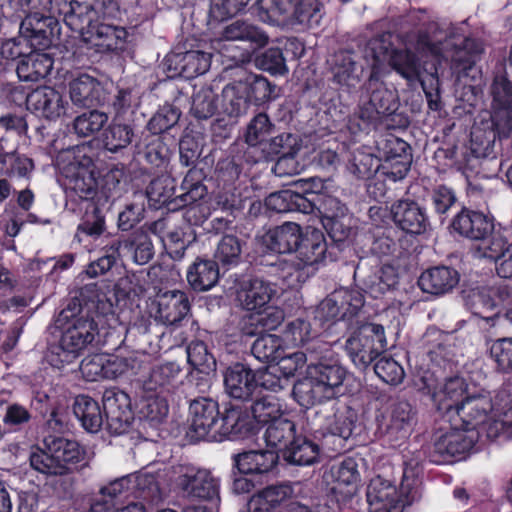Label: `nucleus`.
Instances as JSON below:
<instances>
[{
  "label": "nucleus",
  "mask_w": 512,
  "mask_h": 512,
  "mask_svg": "<svg viewBox=\"0 0 512 512\" xmlns=\"http://www.w3.org/2000/svg\"><path fill=\"white\" fill-rule=\"evenodd\" d=\"M512 396L509 390L499 391L494 400L488 395L478 394L466 396L456 406L455 415L465 430L486 434L495 439L508 432L512 423Z\"/></svg>",
  "instance_id": "nucleus-1"
},
{
  "label": "nucleus",
  "mask_w": 512,
  "mask_h": 512,
  "mask_svg": "<svg viewBox=\"0 0 512 512\" xmlns=\"http://www.w3.org/2000/svg\"><path fill=\"white\" fill-rule=\"evenodd\" d=\"M417 53L422 57L429 58L435 62L433 71L430 73L432 80L438 84L436 63H440L441 59L451 61V70L460 80L467 75V71L471 70L482 52V46L476 40L468 38L454 29L450 31L449 36L442 43V35L437 32L428 34L420 32L414 43L410 44Z\"/></svg>",
  "instance_id": "nucleus-2"
},
{
  "label": "nucleus",
  "mask_w": 512,
  "mask_h": 512,
  "mask_svg": "<svg viewBox=\"0 0 512 512\" xmlns=\"http://www.w3.org/2000/svg\"><path fill=\"white\" fill-rule=\"evenodd\" d=\"M386 54L387 45L381 40L372 41L365 52L366 60L371 61V74L364 86L357 112L363 122L361 129L376 126L383 116L392 114L398 107L396 95L382 81L386 73L381 61Z\"/></svg>",
  "instance_id": "nucleus-3"
},
{
  "label": "nucleus",
  "mask_w": 512,
  "mask_h": 512,
  "mask_svg": "<svg viewBox=\"0 0 512 512\" xmlns=\"http://www.w3.org/2000/svg\"><path fill=\"white\" fill-rule=\"evenodd\" d=\"M346 375V369L337 360L321 356L317 363L308 366L306 376L295 383L293 396L306 408L331 400L341 394Z\"/></svg>",
  "instance_id": "nucleus-4"
},
{
  "label": "nucleus",
  "mask_w": 512,
  "mask_h": 512,
  "mask_svg": "<svg viewBox=\"0 0 512 512\" xmlns=\"http://www.w3.org/2000/svg\"><path fill=\"white\" fill-rule=\"evenodd\" d=\"M274 88L269 81L256 74H245L237 81L227 84L221 93V113L238 119L245 115L252 103L260 105L273 97Z\"/></svg>",
  "instance_id": "nucleus-5"
},
{
  "label": "nucleus",
  "mask_w": 512,
  "mask_h": 512,
  "mask_svg": "<svg viewBox=\"0 0 512 512\" xmlns=\"http://www.w3.org/2000/svg\"><path fill=\"white\" fill-rule=\"evenodd\" d=\"M90 148L79 145L68 148L57 156L56 164L65 177V186L81 199H90L97 188L95 164L88 155Z\"/></svg>",
  "instance_id": "nucleus-6"
},
{
  "label": "nucleus",
  "mask_w": 512,
  "mask_h": 512,
  "mask_svg": "<svg viewBox=\"0 0 512 512\" xmlns=\"http://www.w3.org/2000/svg\"><path fill=\"white\" fill-rule=\"evenodd\" d=\"M97 325L93 320L75 317L67 322L60 341L47 354L48 362L61 369L72 363L95 340Z\"/></svg>",
  "instance_id": "nucleus-7"
},
{
  "label": "nucleus",
  "mask_w": 512,
  "mask_h": 512,
  "mask_svg": "<svg viewBox=\"0 0 512 512\" xmlns=\"http://www.w3.org/2000/svg\"><path fill=\"white\" fill-rule=\"evenodd\" d=\"M415 480L406 475L398 488L380 476L371 479L366 492L369 512H403L419 498Z\"/></svg>",
  "instance_id": "nucleus-8"
},
{
  "label": "nucleus",
  "mask_w": 512,
  "mask_h": 512,
  "mask_svg": "<svg viewBox=\"0 0 512 512\" xmlns=\"http://www.w3.org/2000/svg\"><path fill=\"white\" fill-rule=\"evenodd\" d=\"M32 0H12L14 5L19 4L26 14L20 24V36L4 41L0 47V55L5 60H14L24 57L31 50L29 38L46 36V28L51 32L57 26V21L51 16H44L30 9Z\"/></svg>",
  "instance_id": "nucleus-9"
},
{
  "label": "nucleus",
  "mask_w": 512,
  "mask_h": 512,
  "mask_svg": "<svg viewBox=\"0 0 512 512\" xmlns=\"http://www.w3.org/2000/svg\"><path fill=\"white\" fill-rule=\"evenodd\" d=\"M166 476L169 483L185 497L210 501L218 498V480L208 470L190 464H178L172 466Z\"/></svg>",
  "instance_id": "nucleus-10"
},
{
  "label": "nucleus",
  "mask_w": 512,
  "mask_h": 512,
  "mask_svg": "<svg viewBox=\"0 0 512 512\" xmlns=\"http://www.w3.org/2000/svg\"><path fill=\"white\" fill-rule=\"evenodd\" d=\"M474 253L476 257L493 260L499 277H512V252L507 229L494 227L493 231L476 245Z\"/></svg>",
  "instance_id": "nucleus-11"
},
{
  "label": "nucleus",
  "mask_w": 512,
  "mask_h": 512,
  "mask_svg": "<svg viewBox=\"0 0 512 512\" xmlns=\"http://www.w3.org/2000/svg\"><path fill=\"white\" fill-rule=\"evenodd\" d=\"M364 305L363 294L358 289L340 288L318 305L315 317L320 321L353 317Z\"/></svg>",
  "instance_id": "nucleus-12"
},
{
  "label": "nucleus",
  "mask_w": 512,
  "mask_h": 512,
  "mask_svg": "<svg viewBox=\"0 0 512 512\" xmlns=\"http://www.w3.org/2000/svg\"><path fill=\"white\" fill-rule=\"evenodd\" d=\"M414 424L412 407L407 402L394 405L390 417L378 427V438L382 446L398 448L409 438Z\"/></svg>",
  "instance_id": "nucleus-13"
},
{
  "label": "nucleus",
  "mask_w": 512,
  "mask_h": 512,
  "mask_svg": "<svg viewBox=\"0 0 512 512\" xmlns=\"http://www.w3.org/2000/svg\"><path fill=\"white\" fill-rule=\"evenodd\" d=\"M189 310L188 297L180 290L159 291L148 306L150 316L164 325L180 322Z\"/></svg>",
  "instance_id": "nucleus-14"
},
{
  "label": "nucleus",
  "mask_w": 512,
  "mask_h": 512,
  "mask_svg": "<svg viewBox=\"0 0 512 512\" xmlns=\"http://www.w3.org/2000/svg\"><path fill=\"white\" fill-rule=\"evenodd\" d=\"M103 408L106 415L107 429L115 435L128 431L133 421V412L128 394L109 389L103 395Z\"/></svg>",
  "instance_id": "nucleus-15"
},
{
  "label": "nucleus",
  "mask_w": 512,
  "mask_h": 512,
  "mask_svg": "<svg viewBox=\"0 0 512 512\" xmlns=\"http://www.w3.org/2000/svg\"><path fill=\"white\" fill-rule=\"evenodd\" d=\"M377 149L381 158L390 164L391 170L387 172L393 181L403 179L411 164L409 145L402 139L389 134L377 141Z\"/></svg>",
  "instance_id": "nucleus-16"
},
{
  "label": "nucleus",
  "mask_w": 512,
  "mask_h": 512,
  "mask_svg": "<svg viewBox=\"0 0 512 512\" xmlns=\"http://www.w3.org/2000/svg\"><path fill=\"white\" fill-rule=\"evenodd\" d=\"M27 108L37 116L57 120L66 114L68 102L63 94L50 86H41L28 94Z\"/></svg>",
  "instance_id": "nucleus-17"
},
{
  "label": "nucleus",
  "mask_w": 512,
  "mask_h": 512,
  "mask_svg": "<svg viewBox=\"0 0 512 512\" xmlns=\"http://www.w3.org/2000/svg\"><path fill=\"white\" fill-rule=\"evenodd\" d=\"M189 414L191 437L211 441L219 416L218 404L209 398L195 399L190 403Z\"/></svg>",
  "instance_id": "nucleus-18"
},
{
  "label": "nucleus",
  "mask_w": 512,
  "mask_h": 512,
  "mask_svg": "<svg viewBox=\"0 0 512 512\" xmlns=\"http://www.w3.org/2000/svg\"><path fill=\"white\" fill-rule=\"evenodd\" d=\"M451 428L435 440V451L443 456H455L468 452L478 440V433L469 432L453 417H447Z\"/></svg>",
  "instance_id": "nucleus-19"
},
{
  "label": "nucleus",
  "mask_w": 512,
  "mask_h": 512,
  "mask_svg": "<svg viewBox=\"0 0 512 512\" xmlns=\"http://www.w3.org/2000/svg\"><path fill=\"white\" fill-rule=\"evenodd\" d=\"M329 477L332 480L331 491L338 501H346L357 493L360 473L355 459L346 458L333 465L329 471Z\"/></svg>",
  "instance_id": "nucleus-20"
},
{
  "label": "nucleus",
  "mask_w": 512,
  "mask_h": 512,
  "mask_svg": "<svg viewBox=\"0 0 512 512\" xmlns=\"http://www.w3.org/2000/svg\"><path fill=\"white\" fill-rule=\"evenodd\" d=\"M376 40H381L385 45H387L386 57L381 61V65L384 68L386 75L388 74L389 71L385 66V62L388 61L391 68L407 81L414 82L419 79L421 72L420 64L418 59L410 49L391 50L389 34H383L380 37L371 39L368 42L367 46H369V44L372 41ZM367 48L368 47H366V49Z\"/></svg>",
  "instance_id": "nucleus-21"
},
{
  "label": "nucleus",
  "mask_w": 512,
  "mask_h": 512,
  "mask_svg": "<svg viewBox=\"0 0 512 512\" xmlns=\"http://www.w3.org/2000/svg\"><path fill=\"white\" fill-rule=\"evenodd\" d=\"M326 251L327 243L323 232L313 227H306L296 250L297 268L301 269L322 262Z\"/></svg>",
  "instance_id": "nucleus-22"
},
{
  "label": "nucleus",
  "mask_w": 512,
  "mask_h": 512,
  "mask_svg": "<svg viewBox=\"0 0 512 512\" xmlns=\"http://www.w3.org/2000/svg\"><path fill=\"white\" fill-rule=\"evenodd\" d=\"M224 387L230 397L247 400L257 391L255 372L243 364L230 366L224 373Z\"/></svg>",
  "instance_id": "nucleus-23"
},
{
  "label": "nucleus",
  "mask_w": 512,
  "mask_h": 512,
  "mask_svg": "<svg viewBox=\"0 0 512 512\" xmlns=\"http://www.w3.org/2000/svg\"><path fill=\"white\" fill-rule=\"evenodd\" d=\"M127 33L124 28L106 23H96L84 33L83 40L97 52L114 51L122 47Z\"/></svg>",
  "instance_id": "nucleus-24"
},
{
  "label": "nucleus",
  "mask_w": 512,
  "mask_h": 512,
  "mask_svg": "<svg viewBox=\"0 0 512 512\" xmlns=\"http://www.w3.org/2000/svg\"><path fill=\"white\" fill-rule=\"evenodd\" d=\"M303 230L295 222H285L269 229L262 236V244L271 252L290 253L297 250Z\"/></svg>",
  "instance_id": "nucleus-25"
},
{
  "label": "nucleus",
  "mask_w": 512,
  "mask_h": 512,
  "mask_svg": "<svg viewBox=\"0 0 512 512\" xmlns=\"http://www.w3.org/2000/svg\"><path fill=\"white\" fill-rule=\"evenodd\" d=\"M425 388L431 393L437 409L446 412V417L455 415L456 406L460 405L466 392L465 381L460 377L450 378L438 388L432 389L430 384H425Z\"/></svg>",
  "instance_id": "nucleus-26"
},
{
  "label": "nucleus",
  "mask_w": 512,
  "mask_h": 512,
  "mask_svg": "<svg viewBox=\"0 0 512 512\" xmlns=\"http://www.w3.org/2000/svg\"><path fill=\"white\" fill-rule=\"evenodd\" d=\"M394 222L404 231L421 234L428 226L427 217L422 208L410 200H400L391 207Z\"/></svg>",
  "instance_id": "nucleus-27"
},
{
  "label": "nucleus",
  "mask_w": 512,
  "mask_h": 512,
  "mask_svg": "<svg viewBox=\"0 0 512 512\" xmlns=\"http://www.w3.org/2000/svg\"><path fill=\"white\" fill-rule=\"evenodd\" d=\"M276 294L274 284L255 278L242 284L237 297L245 309L253 311L264 308Z\"/></svg>",
  "instance_id": "nucleus-28"
},
{
  "label": "nucleus",
  "mask_w": 512,
  "mask_h": 512,
  "mask_svg": "<svg viewBox=\"0 0 512 512\" xmlns=\"http://www.w3.org/2000/svg\"><path fill=\"white\" fill-rule=\"evenodd\" d=\"M97 7L98 5L71 0L64 3L60 13L63 14L66 25L71 30L79 32L83 38L84 33L96 24Z\"/></svg>",
  "instance_id": "nucleus-29"
},
{
  "label": "nucleus",
  "mask_w": 512,
  "mask_h": 512,
  "mask_svg": "<svg viewBox=\"0 0 512 512\" xmlns=\"http://www.w3.org/2000/svg\"><path fill=\"white\" fill-rule=\"evenodd\" d=\"M452 226L459 234L479 242L494 228L492 221L486 215L469 210L460 212L453 220Z\"/></svg>",
  "instance_id": "nucleus-30"
},
{
  "label": "nucleus",
  "mask_w": 512,
  "mask_h": 512,
  "mask_svg": "<svg viewBox=\"0 0 512 512\" xmlns=\"http://www.w3.org/2000/svg\"><path fill=\"white\" fill-rule=\"evenodd\" d=\"M180 371V366L175 362L154 366L143 381V390L145 393L169 394L176 386Z\"/></svg>",
  "instance_id": "nucleus-31"
},
{
  "label": "nucleus",
  "mask_w": 512,
  "mask_h": 512,
  "mask_svg": "<svg viewBox=\"0 0 512 512\" xmlns=\"http://www.w3.org/2000/svg\"><path fill=\"white\" fill-rule=\"evenodd\" d=\"M147 356L144 353L130 351L106 354V379L122 376H134L141 370Z\"/></svg>",
  "instance_id": "nucleus-32"
},
{
  "label": "nucleus",
  "mask_w": 512,
  "mask_h": 512,
  "mask_svg": "<svg viewBox=\"0 0 512 512\" xmlns=\"http://www.w3.org/2000/svg\"><path fill=\"white\" fill-rule=\"evenodd\" d=\"M459 275L449 267L438 266L426 270L418 280L420 288L430 294H444L456 286Z\"/></svg>",
  "instance_id": "nucleus-33"
},
{
  "label": "nucleus",
  "mask_w": 512,
  "mask_h": 512,
  "mask_svg": "<svg viewBox=\"0 0 512 512\" xmlns=\"http://www.w3.org/2000/svg\"><path fill=\"white\" fill-rule=\"evenodd\" d=\"M251 429L249 420L242 415L241 411L231 408L221 418L218 417L211 441L245 437Z\"/></svg>",
  "instance_id": "nucleus-34"
},
{
  "label": "nucleus",
  "mask_w": 512,
  "mask_h": 512,
  "mask_svg": "<svg viewBox=\"0 0 512 512\" xmlns=\"http://www.w3.org/2000/svg\"><path fill=\"white\" fill-rule=\"evenodd\" d=\"M266 207L277 213L299 211L309 213L313 210V202L299 191L286 189L271 193L265 200Z\"/></svg>",
  "instance_id": "nucleus-35"
},
{
  "label": "nucleus",
  "mask_w": 512,
  "mask_h": 512,
  "mask_svg": "<svg viewBox=\"0 0 512 512\" xmlns=\"http://www.w3.org/2000/svg\"><path fill=\"white\" fill-rule=\"evenodd\" d=\"M102 86L93 77L82 74L69 84L72 103L79 107L93 106L101 101Z\"/></svg>",
  "instance_id": "nucleus-36"
},
{
  "label": "nucleus",
  "mask_w": 512,
  "mask_h": 512,
  "mask_svg": "<svg viewBox=\"0 0 512 512\" xmlns=\"http://www.w3.org/2000/svg\"><path fill=\"white\" fill-rule=\"evenodd\" d=\"M53 67L52 58L45 53L29 51L17 65V75L21 81L36 82L46 77Z\"/></svg>",
  "instance_id": "nucleus-37"
},
{
  "label": "nucleus",
  "mask_w": 512,
  "mask_h": 512,
  "mask_svg": "<svg viewBox=\"0 0 512 512\" xmlns=\"http://www.w3.org/2000/svg\"><path fill=\"white\" fill-rule=\"evenodd\" d=\"M219 280L218 264L210 259L197 258L187 269V281L196 291H207Z\"/></svg>",
  "instance_id": "nucleus-38"
},
{
  "label": "nucleus",
  "mask_w": 512,
  "mask_h": 512,
  "mask_svg": "<svg viewBox=\"0 0 512 512\" xmlns=\"http://www.w3.org/2000/svg\"><path fill=\"white\" fill-rule=\"evenodd\" d=\"M277 460L275 451L252 450L237 455L235 463L242 474H263L269 472Z\"/></svg>",
  "instance_id": "nucleus-39"
},
{
  "label": "nucleus",
  "mask_w": 512,
  "mask_h": 512,
  "mask_svg": "<svg viewBox=\"0 0 512 512\" xmlns=\"http://www.w3.org/2000/svg\"><path fill=\"white\" fill-rule=\"evenodd\" d=\"M55 460L59 475L69 471V466L80 460L81 450L77 442L60 437L46 438Z\"/></svg>",
  "instance_id": "nucleus-40"
},
{
  "label": "nucleus",
  "mask_w": 512,
  "mask_h": 512,
  "mask_svg": "<svg viewBox=\"0 0 512 512\" xmlns=\"http://www.w3.org/2000/svg\"><path fill=\"white\" fill-rule=\"evenodd\" d=\"M253 419L261 425L276 421L285 414L284 402L272 394H259L251 404Z\"/></svg>",
  "instance_id": "nucleus-41"
},
{
  "label": "nucleus",
  "mask_w": 512,
  "mask_h": 512,
  "mask_svg": "<svg viewBox=\"0 0 512 512\" xmlns=\"http://www.w3.org/2000/svg\"><path fill=\"white\" fill-rule=\"evenodd\" d=\"M73 410L86 431L96 433L102 427L103 416L101 408L99 403L93 398L86 395L77 396L74 401Z\"/></svg>",
  "instance_id": "nucleus-42"
},
{
  "label": "nucleus",
  "mask_w": 512,
  "mask_h": 512,
  "mask_svg": "<svg viewBox=\"0 0 512 512\" xmlns=\"http://www.w3.org/2000/svg\"><path fill=\"white\" fill-rule=\"evenodd\" d=\"M132 486L133 497L143 498L150 502L157 503L164 496V491L160 487L159 478L161 474L155 475L150 471H140L128 475Z\"/></svg>",
  "instance_id": "nucleus-43"
},
{
  "label": "nucleus",
  "mask_w": 512,
  "mask_h": 512,
  "mask_svg": "<svg viewBox=\"0 0 512 512\" xmlns=\"http://www.w3.org/2000/svg\"><path fill=\"white\" fill-rule=\"evenodd\" d=\"M266 425L267 428L263 434V438L267 446L285 452L296 437L295 424L283 416Z\"/></svg>",
  "instance_id": "nucleus-44"
},
{
  "label": "nucleus",
  "mask_w": 512,
  "mask_h": 512,
  "mask_svg": "<svg viewBox=\"0 0 512 512\" xmlns=\"http://www.w3.org/2000/svg\"><path fill=\"white\" fill-rule=\"evenodd\" d=\"M221 39L227 41H248L256 47L266 45L267 36L247 21L236 20L227 24L221 33Z\"/></svg>",
  "instance_id": "nucleus-45"
},
{
  "label": "nucleus",
  "mask_w": 512,
  "mask_h": 512,
  "mask_svg": "<svg viewBox=\"0 0 512 512\" xmlns=\"http://www.w3.org/2000/svg\"><path fill=\"white\" fill-rule=\"evenodd\" d=\"M290 463L308 466L314 464L320 456V447L306 437H295L284 452Z\"/></svg>",
  "instance_id": "nucleus-46"
},
{
  "label": "nucleus",
  "mask_w": 512,
  "mask_h": 512,
  "mask_svg": "<svg viewBox=\"0 0 512 512\" xmlns=\"http://www.w3.org/2000/svg\"><path fill=\"white\" fill-rule=\"evenodd\" d=\"M122 257H131L137 264L147 263L153 256V245L145 232H136L130 239L121 241Z\"/></svg>",
  "instance_id": "nucleus-47"
},
{
  "label": "nucleus",
  "mask_w": 512,
  "mask_h": 512,
  "mask_svg": "<svg viewBox=\"0 0 512 512\" xmlns=\"http://www.w3.org/2000/svg\"><path fill=\"white\" fill-rule=\"evenodd\" d=\"M180 64V74L186 78H194L206 73L211 65V54L199 50L187 51L182 55H175Z\"/></svg>",
  "instance_id": "nucleus-48"
},
{
  "label": "nucleus",
  "mask_w": 512,
  "mask_h": 512,
  "mask_svg": "<svg viewBox=\"0 0 512 512\" xmlns=\"http://www.w3.org/2000/svg\"><path fill=\"white\" fill-rule=\"evenodd\" d=\"M333 74L335 80L346 86H354L359 82L358 68L351 52L340 51L333 57Z\"/></svg>",
  "instance_id": "nucleus-49"
},
{
  "label": "nucleus",
  "mask_w": 512,
  "mask_h": 512,
  "mask_svg": "<svg viewBox=\"0 0 512 512\" xmlns=\"http://www.w3.org/2000/svg\"><path fill=\"white\" fill-rule=\"evenodd\" d=\"M345 350L353 364L360 368H366L375 356L366 339L361 335L360 328L346 340Z\"/></svg>",
  "instance_id": "nucleus-50"
},
{
  "label": "nucleus",
  "mask_w": 512,
  "mask_h": 512,
  "mask_svg": "<svg viewBox=\"0 0 512 512\" xmlns=\"http://www.w3.org/2000/svg\"><path fill=\"white\" fill-rule=\"evenodd\" d=\"M283 343L275 334H263L254 341L251 351L260 362H275L282 354Z\"/></svg>",
  "instance_id": "nucleus-51"
},
{
  "label": "nucleus",
  "mask_w": 512,
  "mask_h": 512,
  "mask_svg": "<svg viewBox=\"0 0 512 512\" xmlns=\"http://www.w3.org/2000/svg\"><path fill=\"white\" fill-rule=\"evenodd\" d=\"M131 480H133L131 478ZM133 497L132 486L128 475L117 478L99 491V496L94 501H105L107 506L112 503H121L123 500Z\"/></svg>",
  "instance_id": "nucleus-52"
},
{
  "label": "nucleus",
  "mask_w": 512,
  "mask_h": 512,
  "mask_svg": "<svg viewBox=\"0 0 512 512\" xmlns=\"http://www.w3.org/2000/svg\"><path fill=\"white\" fill-rule=\"evenodd\" d=\"M108 121L104 112L92 110L85 112L74 119L73 128L80 137H89L98 133Z\"/></svg>",
  "instance_id": "nucleus-53"
},
{
  "label": "nucleus",
  "mask_w": 512,
  "mask_h": 512,
  "mask_svg": "<svg viewBox=\"0 0 512 512\" xmlns=\"http://www.w3.org/2000/svg\"><path fill=\"white\" fill-rule=\"evenodd\" d=\"M174 189V180L167 175H162L151 181L146 194L149 202L158 208L171 202Z\"/></svg>",
  "instance_id": "nucleus-54"
},
{
  "label": "nucleus",
  "mask_w": 512,
  "mask_h": 512,
  "mask_svg": "<svg viewBox=\"0 0 512 512\" xmlns=\"http://www.w3.org/2000/svg\"><path fill=\"white\" fill-rule=\"evenodd\" d=\"M140 413L150 422H161L168 414L166 395L159 393H147V395L141 400Z\"/></svg>",
  "instance_id": "nucleus-55"
},
{
  "label": "nucleus",
  "mask_w": 512,
  "mask_h": 512,
  "mask_svg": "<svg viewBox=\"0 0 512 512\" xmlns=\"http://www.w3.org/2000/svg\"><path fill=\"white\" fill-rule=\"evenodd\" d=\"M133 135L129 125L113 122L105 131L104 145L107 150L117 152L131 143Z\"/></svg>",
  "instance_id": "nucleus-56"
},
{
  "label": "nucleus",
  "mask_w": 512,
  "mask_h": 512,
  "mask_svg": "<svg viewBox=\"0 0 512 512\" xmlns=\"http://www.w3.org/2000/svg\"><path fill=\"white\" fill-rule=\"evenodd\" d=\"M314 337L311 324L301 318L287 323L283 331V341L286 345L300 346L309 342Z\"/></svg>",
  "instance_id": "nucleus-57"
},
{
  "label": "nucleus",
  "mask_w": 512,
  "mask_h": 512,
  "mask_svg": "<svg viewBox=\"0 0 512 512\" xmlns=\"http://www.w3.org/2000/svg\"><path fill=\"white\" fill-rule=\"evenodd\" d=\"M106 230L105 216L102 211L92 206V209H87L80 224L77 227V236L84 234L91 238L100 237Z\"/></svg>",
  "instance_id": "nucleus-58"
},
{
  "label": "nucleus",
  "mask_w": 512,
  "mask_h": 512,
  "mask_svg": "<svg viewBox=\"0 0 512 512\" xmlns=\"http://www.w3.org/2000/svg\"><path fill=\"white\" fill-rule=\"evenodd\" d=\"M200 178L201 175L199 171L193 169L188 171L181 185L183 193L177 197L182 205L194 203L205 196L207 190L200 182Z\"/></svg>",
  "instance_id": "nucleus-59"
},
{
  "label": "nucleus",
  "mask_w": 512,
  "mask_h": 512,
  "mask_svg": "<svg viewBox=\"0 0 512 512\" xmlns=\"http://www.w3.org/2000/svg\"><path fill=\"white\" fill-rule=\"evenodd\" d=\"M241 255V244L236 236L224 235L218 242L215 259L224 266L236 265Z\"/></svg>",
  "instance_id": "nucleus-60"
},
{
  "label": "nucleus",
  "mask_w": 512,
  "mask_h": 512,
  "mask_svg": "<svg viewBox=\"0 0 512 512\" xmlns=\"http://www.w3.org/2000/svg\"><path fill=\"white\" fill-rule=\"evenodd\" d=\"M322 15V5L318 0H301L294 11L296 21L308 28L318 26Z\"/></svg>",
  "instance_id": "nucleus-61"
},
{
  "label": "nucleus",
  "mask_w": 512,
  "mask_h": 512,
  "mask_svg": "<svg viewBox=\"0 0 512 512\" xmlns=\"http://www.w3.org/2000/svg\"><path fill=\"white\" fill-rule=\"evenodd\" d=\"M356 418V413L349 408L339 410L329 422L328 430L332 435L348 439L353 433Z\"/></svg>",
  "instance_id": "nucleus-62"
},
{
  "label": "nucleus",
  "mask_w": 512,
  "mask_h": 512,
  "mask_svg": "<svg viewBox=\"0 0 512 512\" xmlns=\"http://www.w3.org/2000/svg\"><path fill=\"white\" fill-rule=\"evenodd\" d=\"M179 118V110L172 105L166 104L149 120L147 128L153 134H160L173 127Z\"/></svg>",
  "instance_id": "nucleus-63"
},
{
  "label": "nucleus",
  "mask_w": 512,
  "mask_h": 512,
  "mask_svg": "<svg viewBox=\"0 0 512 512\" xmlns=\"http://www.w3.org/2000/svg\"><path fill=\"white\" fill-rule=\"evenodd\" d=\"M374 371L383 382L390 385L400 384L405 376L403 367L390 357L380 358L374 366Z\"/></svg>",
  "instance_id": "nucleus-64"
}]
</instances>
